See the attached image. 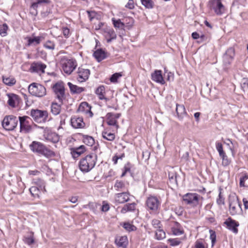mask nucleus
Listing matches in <instances>:
<instances>
[{"label":"nucleus","mask_w":248,"mask_h":248,"mask_svg":"<svg viewBox=\"0 0 248 248\" xmlns=\"http://www.w3.org/2000/svg\"><path fill=\"white\" fill-rule=\"evenodd\" d=\"M97 155L94 153H91L82 158L79 162V167L81 171L87 172L91 170L95 165Z\"/></svg>","instance_id":"f257e3e1"},{"label":"nucleus","mask_w":248,"mask_h":248,"mask_svg":"<svg viewBox=\"0 0 248 248\" xmlns=\"http://www.w3.org/2000/svg\"><path fill=\"white\" fill-rule=\"evenodd\" d=\"M31 150L34 153L41 154L48 158L54 156L55 153L46 148L43 143L34 141L30 146Z\"/></svg>","instance_id":"f03ea898"},{"label":"nucleus","mask_w":248,"mask_h":248,"mask_svg":"<svg viewBox=\"0 0 248 248\" xmlns=\"http://www.w3.org/2000/svg\"><path fill=\"white\" fill-rule=\"evenodd\" d=\"M229 212L232 216L240 215L242 213L241 204L237 197L232 196L230 197Z\"/></svg>","instance_id":"7ed1b4c3"},{"label":"nucleus","mask_w":248,"mask_h":248,"mask_svg":"<svg viewBox=\"0 0 248 248\" xmlns=\"http://www.w3.org/2000/svg\"><path fill=\"white\" fill-rule=\"evenodd\" d=\"M28 90L31 95L39 97H42L46 94L45 87L36 83L30 84L28 87Z\"/></svg>","instance_id":"20e7f679"},{"label":"nucleus","mask_w":248,"mask_h":248,"mask_svg":"<svg viewBox=\"0 0 248 248\" xmlns=\"http://www.w3.org/2000/svg\"><path fill=\"white\" fill-rule=\"evenodd\" d=\"M18 123V119L14 115L6 116L3 119L2 125L7 130H13L16 127Z\"/></svg>","instance_id":"39448f33"},{"label":"nucleus","mask_w":248,"mask_h":248,"mask_svg":"<svg viewBox=\"0 0 248 248\" xmlns=\"http://www.w3.org/2000/svg\"><path fill=\"white\" fill-rule=\"evenodd\" d=\"M52 89L59 103L63 104V101L65 98V89L63 84L57 82L53 85Z\"/></svg>","instance_id":"423d86ee"},{"label":"nucleus","mask_w":248,"mask_h":248,"mask_svg":"<svg viewBox=\"0 0 248 248\" xmlns=\"http://www.w3.org/2000/svg\"><path fill=\"white\" fill-rule=\"evenodd\" d=\"M221 0H210L208 7L213 10L217 15H221L224 13L225 9L221 2Z\"/></svg>","instance_id":"0eeeda50"},{"label":"nucleus","mask_w":248,"mask_h":248,"mask_svg":"<svg viewBox=\"0 0 248 248\" xmlns=\"http://www.w3.org/2000/svg\"><path fill=\"white\" fill-rule=\"evenodd\" d=\"M31 116L33 118L34 120L40 123L42 121H45L48 117V112L46 110H41L39 109H31Z\"/></svg>","instance_id":"6e6552de"},{"label":"nucleus","mask_w":248,"mask_h":248,"mask_svg":"<svg viewBox=\"0 0 248 248\" xmlns=\"http://www.w3.org/2000/svg\"><path fill=\"white\" fill-rule=\"evenodd\" d=\"M200 196L197 193H187L184 195L183 201L187 204L196 206L199 203Z\"/></svg>","instance_id":"1a4fd4ad"},{"label":"nucleus","mask_w":248,"mask_h":248,"mask_svg":"<svg viewBox=\"0 0 248 248\" xmlns=\"http://www.w3.org/2000/svg\"><path fill=\"white\" fill-rule=\"evenodd\" d=\"M18 120L20 123V131L24 133L29 132L31 127L30 125L31 119L28 116L19 117Z\"/></svg>","instance_id":"9d476101"},{"label":"nucleus","mask_w":248,"mask_h":248,"mask_svg":"<svg viewBox=\"0 0 248 248\" xmlns=\"http://www.w3.org/2000/svg\"><path fill=\"white\" fill-rule=\"evenodd\" d=\"M77 66L76 61L73 60H66L62 63V69L64 72L70 75Z\"/></svg>","instance_id":"9b49d317"},{"label":"nucleus","mask_w":248,"mask_h":248,"mask_svg":"<svg viewBox=\"0 0 248 248\" xmlns=\"http://www.w3.org/2000/svg\"><path fill=\"white\" fill-rule=\"evenodd\" d=\"M146 203L148 208L153 211H156L160 204L158 199L155 196L149 197L147 199Z\"/></svg>","instance_id":"f8f14e48"},{"label":"nucleus","mask_w":248,"mask_h":248,"mask_svg":"<svg viewBox=\"0 0 248 248\" xmlns=\"http://www.w3.org/2000/svg\"><path fill=\"white\" fill-rule=\"evenodd\" d=\"M121 113H108L106 115L107 123L109 125L116 126L118 127L117 119L121 116Z\"/></svg>","instance_id":"ddd939ff"},{"label":"nucleus","mask_w":248,"mask_h":248,"mask_svg":"<svg viewBox=\"0 0 248 248\" xmlns=\"http://www.w3.org/2000/svg\"><path fill=\"white\" fill-rule=\"evenodd\" d=\"M129 193L128 192L115 194L114 195L115 202L118 204L124 203L129 201Z\"/></svg>","instance_id":"4468645a"},{"label":"nucleus","mask_w":248,"mask_h":248,"mask_svg":"<svg viewBox=\"0 0 248 248\" xmlns=\"http://www.w3.org/2000/svg\"><path fill=\"white\" fill-rule=\"evenodd\" d=\"M234 54V48L231 47L227 49L223 56V63L225 65L228 66L230 64L232 61Z\"/></svg>","instance_id":"2eb2a0df"},{"label":"nucleus","mask_w":248,"mask_h":248,"mask_svg":"<svg viewBox=\"0 0 248 248\" xmlns=\"http://www.w3.org/2000/svg\"><path fill=\"white\" fill-rule=\"evenodd\" d=\"M90 74V70L82 67H79L78 71V80L82 82L88 79Z\"/></svg>","instance_id":"dca6fc26"},{"label":"nucleus","mask_w":248,"mask_h":248,"mask_svg":"<svg viewBox=\"0 0 248 248\" xmlns=\"http://www.w3.org/2000/svg\"><path fill=\"white\" fill-rule=\"evenodd\" d=\"M224 224L227 225L228 229L231 230L233 232L235 233L238 232L237 227L239 226V223L235 220L229 217L224 222Z\"/></svg>","instance_id":"f3484780"},{"label":"nucleus","mask_w":248,"mask_h":248,"mask_svg":"<svg viewBox=\"0 0 248 248\" xmlns=\"http://www.w3.org/2000/svg\"><path fill=\"white\" fill-rule=\"evenodd\" d=\"M152 79L161 84H164L165 81L162 75V71L159 70H155L154 73L151 74Z\"/></svg>","instance_id":"a211bd4d"},{"label":"nucleus","mask_w":248,"mask_h":248,"mask_svg":"<svg viewBox=\"0 0 248 248\" xmlns=\"http://www.w3.org/2000/svg\"><path fill=\"white\" fill-rule=\"evenodd\" d=\"M33 2L31 6V10H33L35 12H32L33 14H37V9L42 6L44 3L49 2L48 0H32Z\"/></svg>","instance_id":"6ab92c4d"},{"label":"nucleus","mask_w":248,"mask_h":248,"mask_svg":"<svg viewBox=\"0 0 248 248\" xmlns=\"http://www.w3.org/2000/svg\"><path fill=\"white\" fill-rule=\"evenodd\" d=\"M85 151V147L80 145L78 147H75L71 149V154L74 158H77L83 154Z\"/></svg>","instance_id":"aec40b11"},{"label":"nucleus","mask_w":248,"mask_h":248,"mask_svg":"<svg viewBox=\"0 0 248 248\" xmlns=\"http://www.w3.org/2000/svg\"><path fill=\"white\" fill-rule=\"evenodd\" d=\"M71 123L72 126L75 128H82L85 125L83 119L80 117H72L71 119Z\"/></svg>","instance_id":"412c9836"},{"label":"nucleus","mask_w":248,"mask_h":248,"mask_svg":"<svg viewBox=\"0 0 248 248\" xmlns=\"http://www.w3.org/2000/svg\"><path fill=\"white\" fill-rule=\"evenodd\" d=\"M7 96L8 97V104L12 108H15L16 104L18 103V96L14 93L7 94Z\"/></svg>","instance_id":"4be33fe9"},{"label":"nucleus","mask_w":248,"mask_h":248,"mask_svg":"<svg viewBox=\"0 0 248 248\" xmlns=\"http://www.w3.org/2000/svg\"><path fill=\"white\" fill-rule=\"evenodd\" d=\"M176 111L178 118L180 120H182L187 115V113L183 105L177 104Z\"/></svg>","instance_id":"5701e85b"},{"label":"nucleus","mask_w":248,"mask_h":248,"mask_svg":"<svg viewBox=\"0 0 248 248\" xmlns=\"http://www.w3.org/2000/svg\"><path fill=\"white\" fill-rule=\"evenodd\" d=\"M46 68V65L40 62L33 63L31 66V69L33 72H41L42 73H44Z\"/></svg>","instance_id":"b1692460"},{"label":"nucleus","mask_w":248,"mask_h":248,"mask_svg":"<svg viewBox=\"0 0 248 248\" xmlns=\"http://www.w3.org/2000/svg\"><path fill=\"white\" fill-rule=\"evenodd\" d=\"M115 242L117 246L125 248L127 244V238L126 236L117 237Z\"/></svg>","instance_id":"393cba45"},{"label":"nucleus","mask_w":248,"mask_h":248,"mask_svg":"<svg viewBox=\"0 0 248 248\" xmlns=\"http://www.w3.org/2000/svg\"><path fill=\"white\" fill-rule=\"evenodd\" d=\"M93 56L99 62L107 57L105 52L101 49L96 50L94 52Z\"/></svg>","instance_id":"a878e982"},{"label":"nucleus","mask_w":248,"mask_h":248,"mask_svg":"<svg viewBox=\"0 0 248 248\" xmlns=\"http://www.w3.org/2000/svg\"><path fill=\"white\" fill-rule=\"evenodd\" d=\"M67 84L70 88L71 92L73 93H80L85 90L84 88L78 87L77 85L73 84L71 82H68Z\"/></svg>","instance_id":"bb28decb"},{"label":"nucleus","mask_w":248,"mask_h":248,"mask_svg":"<svg viewBox=\"0 0 248 248\" xmlns=\"http://www.w3.org/2000/svg\"><path fill=\"white\" fill-rule=\"evenodd\" d=\"M90 109L91 107L89 106L88 103L86 102L81 103L78 108V110L79 111H85L86 112H89L91 114V116H92L93 114L92 112L90 110Z\"/></svg>","instance_id":"cd10ccee"},{"label":"nucleus","mask_w":248,"mask_h":248,"mask_svg":"<svg viewBox=\"0 0 248 248\" xmlns=\"http://www.w3.org/2000/svg\"><path fill=\"white\" fill-rule=\"evenodd\" d=\"M95 93L97 95L99 99L107 100V98L105 97V89L104 86L102 85L98 87L95 91Z\"/></svg>","instance_id":"c85d7f7f"},{"label":"nucleus","mask_w":248,"mask_h":248,"mask_svg":"<svg viewBox=\"0 0 248 248\" xmlns=\"http://www.w3.org/2000/svg\"><path fill=\"white\" fill-rule=\"evenodd\" d=\"M2 81L5 85L9 86H12L16 83V79L13 77H7L3 76Z\"/></svg>","instance_id":"c756f323"},{"label":"nucleus","mask_w":248,"mask_h":248,"mask_svg":"<svg viewBox=\"0 0 248 248\" xmlns=\"http://www.w3.org/2000/svg\"><path fill=\"white\" fill-rule=\"evenodd\" d=\"M61 103L58 104L57 103L53 102L51 106V111L54 115H58L61 110Z\"/></svg>","instance_id":"7c9ffc66"},{"label":"nucleus","mask_w":248,"mask_h":248,"mask_svg":"<svg viewBox=\"0 0 248 248\" xmlns=\"http://www.w3.org/2000/svg\"><path fill=\"white\" fill-rule=\"evenodd\" d=\"M136 204L133 202L132 203L126 204L121 209V212L123 214H124L128 211H132L135 210Z\"/></svg>","instance_id":"2f4dec72"},{"label":"nucleus","mask_w":248,"mask_h":248,"mask_svg":"<svg viewBox=\"0 0 248 248\" xmlns=\"http://www.w3.org/2000/svg\"><path fill=\"white\" fill-rule=\"evenodd\" d=\"M125 183L121 181L116 180L113 187L117 191H122L125 190Z\"/></svg>","instance_id":"473e14b6"},{"label":"nucleus","mask_w":248,"mask_h":248,"mask_svg":"<svg viewBox=\"0 0 248 248\" xmlns=\"http://www.w3.org/2000/svg\"><path fill=\"white\" fill-rule=\"evenodd\" d=\"M40 38L39 36L34 37L33 38L28 37V46H36L40 44Z\"/></svg>","instance_id":"72a5a7b5"},{"label":"nucleus","mask_w":248,"mask_h":248,"mask_svg":"<svg viewBox=\"0 0 248 248\" xmlns=\"http://www.w3.org/2000/svg\"><path fill=\"white\" fill-rule=\"evenodd\" d=\"M47 139L53 143H57L59 141L60 137L56 133H52L47 136Z\"/></svg>","instance_id":"f704fd0d"},{"label":"nucleus","mask_w":248,"mask_h":248,"mask_svg":"<svg viewBox=\"0 0 248 248\" xmlns=\"http://www.w3.org/2000/svg\"><path fill=\"white\" fill-rule=\"evenodd\" d=\"M83 142L85 144H86L87 145H89L90 146H92L94 143V140L91 136H87V135L84 136L83 137Z\"/></svg>","instance_id":"c9c22d12"},{"label":"nucleus","mask_w":248,"mask_h":248,"mask_svg":"<svg viewBox=\"0 0 248 248\" xmlns=\"http://www.w3.org/2000/svg\"><path fill=\"white\" fill-rule=\"evenodd\" d=\"M102 134L103 138L108 141H113L115 138V136L114 134L108 133L106 131L102 132Z\"/></svg>","instance_id":"e433bc0d"},{"label":"nucleus","mask_w":248,"mask_h":248,"mask_svg":"<svg viewBox=\"0 0 248 248\" xmlns=\"http://www.w3.org/2000/svg\"><path fill=\"white\" fill-rule=\"evenodd\" d=\"M30 192L34 197H38L40 193V189L36 186H31L30 189Z\"/></svg>","instance_id":"4c0bfd02"},{"label":"nucleus","mask_w":248,"mask_h":248,"mask_svg":"<svg viewBox=\"0 0 248 248\" xmlns=\"http://www.w3.org/2000/svg\"><path fill=\"white\" fill-rule=\"evenodd\" d=\"M155 236L157 240H162L165 238L166 233L165 232L160 228L156 230L155 232Z\"/></svg>","instance_id":"58836bf2"},{"label":"nucleus","mask_w":248,"mask_h":248,"mask_svg":"<svg viewBox=\"0 0 248 248\" xmlns=\"http://www.w3.org/2000/svg\"><path fill=\"white\" fill-rule=\"evenodd\" d=\"M34 183L41 191H46L45 182L43 180L41 179H37L34 181Z\"/></svg>","instance_id":"ea45409f"},{"label":"nucleus","mask_w":248,"mask_h":248,"mask_svg":"<svg viewBox=\"0 0 248 248\" xmlns=\"http://www.w3.org/2000/svg\"><path fill=\"white\" fill-rule=\"evenodd\" d=\"M107 34L109 38L107 39V42L109 43L112 40L116 38V34L113 30H109L107 32Z\"/></svg>","instance_id":"a19ab883"},{"label":"nucleus","mask_w":248,"mask_h":248,"mask_svg":"<svg viewBox=\"0 0 248 248\" xmlns=\"http://www.w3.org/2000/svg\"><path fill=\"white\" fill-rule=\"evenodd\" d=\"M177 175L176 173L174 171H170L169 172V178L170 181L172 183L177 184Z\"/></svg>","instance_id":"79ce46f5"},{"label":"nucleus","mask_w":248,"mask_h":248,"mask_svg":"<svg viewBox=\"0 0 248 248\" xmlns=\"http://www.w3.org/2000/svg\"><path fill=\"white\" fill-rule=\"evenodd\" d=\"M142 4L146 8L151 9L153 8L154 3L152 0H141Z\"/></svg>","instance_id":"37998d69"},{"label":"nucleus","mask_w":248,"mask_h":248,"mask_svg":"<svg viewBox=\"0 0 248 248\" xmlns=\"http://www.w3.org/2000/svg\"><path fill=\"white\" fill-rule=\"evenodd\" d=\"M112 21L114 26L116 28L123 29L124 27V24L122 22L120 19L115 20L113 18Z\"/></svg>","instance_id":"c03bdc74"},{"label":"nucleus","mask_w":248,"mask_h":248,"mask_svg":"<svg viewBox=\"0 0 248 248\" xmlns=\"http://www.w3.org/2000/svg\"><path fill=\"white\" fill-rule=\"evenodd\" d=\"M123 227L127 231L131 232L136 230V227L129 223H124Z\"/></svg>","instance_id":"a18cd8bd"},{"label":"nucleus","mask_w":248,"mask_h":248,"mask_svg":"<svg viewBox=\"0 0 248 248\" xmlns=\"http://www.w3.org/2000/svg\"><path fill=\"white\" fill-rule=\"evenodd\" d=\"M8 26L6 24L4 23L2 25H0V35L2 36H5L7 35V30Z\"/></svg>","instance_id":"49530a36"},{"label":"nucleus","mask_w":248,"mask_h":248,"mask_svg":"<svg viewBox=\"0 0 248 248\" xmlns=\"http://www.w3.org/2000/svg\"><path fill=\"white\" fill-rule=\"evenodd\" d=\"M216 147L217 151L219 153V155L220 156H223L226 155L225 153L224 152L223 150L222 145L220 142H217L216 143Z\"/></svg>","instance_id":"de8ad7c7"},{"label":"nucleus","mask_w":248,"mask_h":248,"mask_svg":"<svg viewBox=\"0 0 248 248\" xmlns=\"http://www.w3.org/2000/svg\"><path fill=\"white\" fill-rule=\"evenodd\" d=\"M152 225L155 228L157 229H160L162 227L161 222L160 221V220L156 219H154L152 220Z\"/></svg>","instance_id":"09e8293b"},{"label":"nucleus","mask_w":248,"mask_h":248,"mask_svg":"<svg viewBox=\"0 0 248 248\" xmlns=\"http://www.w3.org/2000/svg\"><path fill=\"white\" fill-rule=\"evenodd\" d=\"M122 75L120 73H116L111 76L110 78V81L111 82L115 83L117 81L118 79Z\"/></svg>","instance_id":"8fccbe9b"},{"label":"nucleus","mask_w":248,"mask_h":248,"mask_svg":"<svg viewBox=\"0 0 248 248\" xmlns=\"http://www.w3.org/2000/svg\"><path fill=\"white\" fill-rule=\"evenodd\" d=\"M248 179V175L245 174L240 178V183L239 185L240 187H245V182L246 180Z\"/></svg>","instance_id":"3c124183"},{"label":"nucleus","mask_w":248,"mask_h":248,"mask_svg":"<svg viewBox=\"0 0 248 248\" xmlns=\"http://www.w3.org/2000/svg\"><path fill=\"white\" fill-rule=\"evenodd\" d=\"M220 192L219 193L218 198L217 200V202L218 205L224 204V198L221 195V189H219Z\"/></svg>","instance_id":"603ef678"},{"label":"nucleus","mask_w":248,"mask_h":248,"mask_svg":"<svg viewBox=\"0 0 248 248\" xmlns=\"http://www.w3.org/2000/svg\"><path fill=\"white\" fill-rule=\"evenodd\" d=\"M209 232L210 234V238L211 240L212 245L213 246L216 241V234L215 232L212 230H210Z\"/></svg>","instance_id":"864d4df0"},{"label":"nucleus","mask_w":248,"mask_h":248,"mask_svg":"<svg viewBox=\"0 0 248 248\" xmlns=\"http://www.w3.org/2000/svg\"><path fill=\"white\" fill-rule=\"evenodd\" d=\"M44 46L49 49H54L55 44L53 42L48 40L44 44Z\"/></svg>","instance_id":"5fc2aeb1"},{"label":"nucleus","mask_w":248,"mask_h":248,"mask_svg":"<svg viewBox=\"0 0 248 248\" xmlns=\"http://www.w3.org/2000/svg\"><path fill=\"white\" fill-rule=\"evenodd\" d=\"M241 88L243 91L248 89V79L243 78L241 81Z\"/></svg>","instance_id":"6e6d98bb"},{"label":"nucleus","mask_w":248,"mask_h":248,"mask_svg":"<svg viewBox=\"0 0 248 248\" xmlns=\"http://www.w3.org/2000/svg\"><path fill=\"white\" fill-rule=\"evenodd\" d=\"M169 241L170 242V245L171 246H178L181 243V241L179 239H177V238L170 239L169 240Z\"/></svg>","instance_id":"4d7b16f0"},{"label":"nucleus","mask_w":248,"mask_h":248,"mask_svg":"<svg viewBox=\"0 0 248 248\" xmlns=\"http://www.w3.org/2000/svg\"><path fill=\"white\" fill-rule=\"evenodd\" d=\"M222 159V164L225 166H228L230 163V160L228 158L227 156L225 155L220 156Z\"/></svg>","instance_id":"13d9d810"},{"label":"nucleus","mask_w":248,"mask_h":248,"mask_svg":"<svg viewBox=\"0 0 248 248\" xmlns=\"http://www.w3.org/2000/svg\"><path fill=\"white\" fill-rule=\"evenodd\" d=\"M87 12L90 21H92L93 18H94L97 15V13L93 11H87Z\"/></svg>","instance_id":"bf43d9fd"},{"label":"nucleus","mask_w":248,"mask_h":248,"mask_svg":"<svg viewBox=\"0 0 248 248\" xmlns=\"http://www.w3.org/2000/svg\"><path fill=\"white\" fill-rule=\"evenodd\" d=\"M194 248H207L202 242L197 240L195 242Z\"/></svg>","instance_id":"052dcab7"},{"label":"nucleus","mask_w":248,"mask_h":248,"mask_svg":"<svg viewBox=\"0 0 248 248\" xmlns=\"http://www.w3.org/2000/svg\"><path fill=\"white\" fill-rule=\"evenodd\" d=\"M109 209V204L108 203H107L106 202H105V201H104L103 202V205L101 207V210L103 212H107V211H108Z\"/></svg>","instance_id":"680f3d73"},{"label":"nucleus","mask_w":248,"mask_h":248,"mask_svg":"<svg viewBox=\"0 0 248 248\" xmlns=\"http://www.w3.org/2000/svg\"><path fill=\"white\" fill-rule=\"evenodd\" d=\"M173 233L176 235H179L183 233V230L178 228H173L172 230Z\"/></svg>","instance_id":"e2e57ef3"},{"label":"nucleus","mask_w":248,"mask_h":248,"mask_svg":"<svg viewBox=\"0 0 248 248\" xmlns=\"http://www.w3.org/2000/svg\"><path fill=\"white\" fill-rule=\"evenodd\" d=\"M25 242L29 245L32 244L34 242L33 237L32 236H31L25 238Z\"/></svg>","instance_id":"0e129e2a"},{"label":"nucleus","mask_w":248,"mask_h":248,"mask_svg":"<svg viewBox=\"0 0 248 248\" xmlns=\"http://www.w3.org/2000/svg\"><path fill=\"white\" fill-rule=\"evenodd\" d=\"M125 7L129 9H133L134 8V4L133 0H129L128 2L125 5Z\"/></svg>","instance_id":"69168bd1"},{"label":"nucleus","mask_w":248,"mask_h":248,"mask_svg":"<svg viewBox=\"0 0 248 248\" xmlns=\"http://www.w3.org/2000/svg\"><path fill=\"white\" fill-rule=\"evenodd\" d=\"M63 34L65 37L67 38L69 36L70 31L69 29L67 27L62 28Z\"/></svg>","instance_id":"338daca9"},{"label":"nucleus","mask_w":248,"mask_h":248,"mask_svg":"<svg viewBox=\"0 0 248 248\" xmlns=\"http://www.w3.org/2000/svg\"><path fill=\"white\" fill-rule=\"evenodd\" d=\"M243 202L245 209H248V201L246 198H243Z\"/></svg>","instance_id":"774afa93"}]
</instances>
